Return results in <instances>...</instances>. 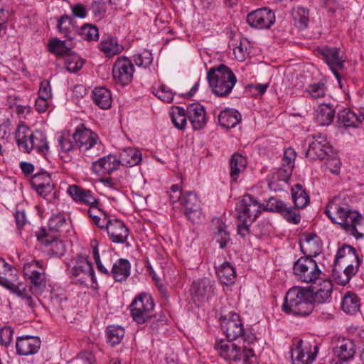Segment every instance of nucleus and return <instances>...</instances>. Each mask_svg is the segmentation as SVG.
<instances>
[{"mask_svg": "<svg viewBox=\"0 0 364 364\" xmlns=\"http://www.w3.org/2000/svg\"><path fill=\"white\" fill-rule=\"evenodd\" d=\"M324 213L332 223L338 225L347 233L356 239L363 237V235L357 228L363 220L362 215L350 209L339 197H335L328 203Z\"/></svg>", "mask_w": 364, "mask_h": 364, "instance_id": "obj_1", "label": "nucleus"}, {"mask_svg": "<svg viewBox=\"0 0 364 364\" xmlns=\"http://www.w3.org/2000/svg\"><path fill=\"white\" fill-rule=\"evenodd\" d=\"M314 307L311 291L308 288L294 287L287 292L282 309L287 314L306 316Z\"/></svg>", "mask_w": 364, "mask_h": 364, "instance_id": "obj_2", "label": "nucleus"}, {"mask_svg": "<svg viewBox=\"0 0 364 364\" xmlns=\"http://www.w3.org/2000/svg\"><path fill=\"white\" fill-rule=\"evenodd\" d=\"M207 79L213 92L218 97L228 96L237 82L233 72L223 64L211 68Z\"/></svg>", "mask_w": 364, "mask_h": 364, "instance_id": "obj_3", "label": "nucleus"}, {"mask_svg": "<svg viewBox=\"0 0 364 364\" xmlns=\"http://www.w3.org/2000/svg\"><path fill=\"white\" fill-rule=\"evenodd\" d=\"M15 137L19 149L26 153H30L31 150L36 149L37 152L45 154V151L48 149L46 136L40 130L30 133L28 127L20 125Z\"/></svg>", "mask_w": 364, "mask_h": 364, "instance_id": "obj_4", "label": "nucleus"}, {"mask_svg": "<svg viewBox=\"0 0 364 364\" xmlns=\"http://www.w3.org/2000/svg\"><path fill=\"white\" fill-rule=\"evenodd\" d=\"M215 348L223 358L233 361L243 362V364H256L257 357L254 349L248 346H238L230 341H220L215 344Z\"/></svg>", "mask_w": 364, "mask_h": 364, "instance_id": "obj_5", "label": "nucleus"}, {"mask_svg": "<svg viewBox=\"0 0 364 364\" xmlns=\"http://www.w3.org/2000/svg\"><path fill=\"white\" fill-rule=\"evenodd\" d=\"M154 308V304L151 295L141 294L130 305L132 317L138 324H143L152 318Z\"/></svg>", "mask_w": 364, "mask_h": 364, "instance_id": "obj_6", "label": "nucleus"}, {"mask_svg": "<svg viewBox=\"0 0 364 364\" xmlns=\"http://www.w3.org/2000/svg\"><path fill=\"white\" fill-rule=\"evenodd\" d=\"M221 327L227 338L230 341L242 337L244 342L250 346L255 340L252 335H246L243 324L237 314H230L228 317L226 316L222 317Z\"/></svg>", "mask_w": 364, "mask_h": 364, "instance_id": "obj_7", "label": "nucleus"}, {"mask_svg": "<svg viewBox=\"0 0 364 364\" xmlns=\"http://www.w3.org/2000/svg\"><path fill=\"white\" fill-rule=\"evenodd\" d=\"M294 274L303 282L311 283L318 279L321 274L316 261L311 257H301L293 267Z\"/></svg>", "mask_w": 364, "mask_h": 364, "instance_id": "obj_8", "label": "nucleus"}, {"mask_svg": "<svg viewBox=\"0 0 364 364\" xmlns=\"http://www.w3.org/2000/svg\"><path fill=\"white\" fill-rule=\"evenodd\" d=\"M75 262L70 270V277L76 284H84L90 279L93 283L96 282L95 272L92 263L87 257L78 255L73 260Z\"/></svg>", "mask_w": 364, "mask_h": 364, "instance_id": "obj_9", "label": "nucleus"}, {"mask_svg": "<svg viewBox=\"0 0 364 364\" xmlns=\"http://www.w3.org/2000/svg\"><path fill=\"white\" fill-rule=\"evenodd\" d=\"M309 148L306 156L311 160H323L333 153L331 146L327 141L326 136L321 133L312 135L311 139L308 137Z\"/></svg>", "mask_w": 364, "mask_h": 364, "instance_id": "obj_10", "label": "nucleus"}, {"mask_svg": "<svg viewBox=\"0 0 364 364\" xmlns=\"http://www.w3.org/2000/svg\"><path fill=\"white\" fill-rule=\"evenodd\" d=\"M316 50L318 54L321 56L322 60L328 65L338 82L341 83V77L339 71L344 68L345 60L340 55V48L325 46L318 48ZM340 85L341 86V84Z\"/></svg>", "mask_w": 364, "mask_h": 364, "instance_id": "obj_11", "label": "nucleus"}, {"mask_svg": "<svg viewBox=\"0 0 364 364\" xmlns=\"http://www.w3.org/2000/svg\"><path fill=\"white\" fill-rule=\"evenodd\" d=\"M181 204L186 218L192 223H199L203 217L201 202L198 196L191 191L183 194Z\"/></svg>", "mask_w": 364, "mask_h": 364, "instance_id": "obj_12", "label": "nucleus"}, {"mask_svg": "<svg viewBox=\"0 0 364 364\" xmlns=\"http://www.w3.org/2000/svg\"><path fill=\"white\" fill-rule=\"evenodd\" d=\"M261 204L249 194L243 196L239 205L237 207V218L239 221H250L252 223L261 213Z\"/></svg>", "mask_w": 364, "mask_h": 364, "instance_id": "obj_13", "label": "nucleus"}, {"mask_svg": "<svg viewBox=\"0 0 364 364\" xmlns=\"http://www.w3.org/2000/svg\"><path fill=\"white\" fill-rule=\"evenodd\" d=\"M134 71V65L129 59L126 57L119 58L113 65V78L117 83L127 85L132 81Z\"/></svg>", "mask_w": 364, "mask_h": 364, "instance_id": "obj_14", "label": "nucleus"}, {"mask_svg": "<svg viewBox=\"0 0 364 364\" xmlns=\"http://www.w3.org/2000/svg\"><path fill=\"white\" fill-rule=\"evenodd\" d=\"M248 24L259 29L269 28L275 22V16L267 8H261L250 13L247 16Z\"/></svg>", "mask_w": 364, "mask_h": 364, "instance_id": "obj_15", "label": "nucleus"}, {"mask_svg": "<svg viewBox=\"0 0 364 364\" xmlns=\"http://www.w3.org/2000/svg\"><path fill=\"white\" fill-rule=\"evenodd\" d=\"M215 282L209 278H203L194 282L191 287V294L195 301L208 300L215 295Z\"/></svg>", "mask_w": 364, "mask_h": 364, "instance_id": "obj_16", "label": "nucleus"}, {"mask_svg": "<svg viewBox=\"0 0 364 364\" xmlns=\"http://www.w3.org/2000/svg\"><path fill=\"white\" fill-rule=\"evenodd\" d=\"M106 230L110 240L114 243H124L129 235L128 228L118 219H108L106 222Z\"/></svg>", "mask_w": 364, "mask_h": 364, "instance_id": "obj_17", "label": "nucleus"}, {"mask_svg": "<svg viewBox=\"0 0 364 364\" xmlns=\"http://www.w3.org/2000/svg\"><path fill=\"white\" fill-rule=\"evenodd\" d=\"M73 139L79 149H82L84 151H87L97 144V136L90 129L85 128L83 124H81V127H77L73 134Z\"/></svg>", "mask_w": 364, "mask_h": 364, "instance_id": "obj_18", "label": "nucleus"}, {"mask_svg": "<svg viewBox=\"0 0 364 364\" xmlns=\"http://www.w3.org/2000/svg\"><path fill=\"white\" fill-rule=\"evenodd\" d=\"M33 264H28L24 267V274L28 277L30 283L32 284L31 290L36 294H41L43 291L46 287V281L43 269L35 270L31 269Z\"/></svg>", "mask_w": 364, "mask_h": 364, "instance_id": "obj_19", "label": "nucleus"}, {"mask_svg": "<svg viewBox=\"0 0 364 364\" xmlns=\"http://www.w3.org/2000/svg\"><path fill=\"white\" fill-rule=\"evenodd\" d=\"M119 166V159L115 155L109 154L92 162V169L97 174H111Z\"/></svg>", "mask_w": 364, "mask_h": 364, "instance_id": "obj_20", "label": "nucleus"}, {"mask_svg": "<svg viewBox=\"0 0 364 364\" xmlns=\"http://www.w3.org/2000/svg\"><path fill=\"white\" fill-rule=\"evenodd\" d=\"M41 346L39 338L31 336L17 338L16 348L20 355H28L38 352Z\"/></svg>", "mask_w": 364, "mask_h": 364, "instance_id": "obj_21", "label": "nucleus"}, {"mask_svg": "<svg viewBox=\"0 0 364 364\" xmlns=\"http://www.w3.org/2000/svg\"><path fill=\"white\" fill-rule=\"evenodd\" d=\"M31 184L37 193L43 197H46L54 188L51 177L46 171L34 174L31 178Z\"/></svg>", "mask_w": 364, "mask_h": 364, "instance_id": "obj_22", "label": "nucleus"}, {"mask_svg": "<svg viewBox=\"0 0 364 364\" xmlns=\"http://www.w3.org/2000/svg\"><path fill=\"white\" fill-rule=\"evenodd\" d=\"M187 117L195 130L203 129L207 122L204 107L199 103L191 104L187 107Z\"/></svg>", "mask_w": 364, "mask_h": 364, "instance_id": "obj_23", "label": "nucleus"}, {"mask_svg": "<svg viewBox=\"0 0 364 364\" xmlns=\"http://www.w3.org/2000/svg\"><path fill=\"white\" fill-rule=\"evenodd\" d=\"M301 251L306 254V257H316L321 252L322 245L320 238L314 233L304 235L300 240Z\"/></svg>", "mask_w": 364, "mask_h": 364, "instance_id": "obj_24", "label": "nucleus"}, {"mask_svg": "<svg viewBox=\"0 0 364 364\" xmlns=\"http://www.w3.org/2000/svg\"><path fill=\"white\" fill-rule=\"evenodd\" d=\"M43 235H39L38 240L48 248L49 255L55 257H61L65 252V245L62 240H59L55 236H50L43 230Z\"/></svg>", "mask_w": 364, "mask_h": 364, "instance_id": "obj_25", "label": "nucleus"}, {"mask_svg": "<svg viewBox=\"0 0 364 364\" xmlns=\"http://www.w3.org/2000/svg\"><path fill=\"white\" fill-rule=\"evenodd\" d=\"M67 192L75 201H80L89 205H94L98 203L97 199L93 196L92 191L90 190L83 189L77 186L73 185L68 187Z\"/></svg>", "mask_w": 364, "mask_h": 364, "instance_id": "obj_26", "label": "nucleus"}, {"mask_svg": "<svg viewBox=\"0 0 364 364\" xmlns=\"http://www.w3.org/2000/svg\"><path fill=\"white\" fill-rule=\"evenodd\" d=\"M242 119L240 113L235 109H225L220 112L218 121L223 127L230 129L238 124Z\"/></svg>", "mask_w": 364, "mask_h": 364, "instance_id": "obj_27", "label": "nucleus"}, {"mask_svg": "<svg viewBox=\"0 0 364 364\" xmlns=\"http://www.w3.org/2000/svg\"><path fill=\"white\" fill-rule=\"evenodd\" d=\"M335 109L333 106L327 104L319 105L315 112V119L318 125L328 126L330 125L335 116Z\"/></svg>", "mask_w": 364, "mask_h": 364, "instance_id": "obj_28", "label": "nucleus"}, {"mask_svg": "<svg viewBox=\"0 0 364 364\" xmlns=\"http://www.w3.org/2000/svg\"><path fill=\"white\" fill-rule=\"evenodd\" d=\"M120 165L132 167L138 165L141 161V154L139 150L131 147L124 149L119 153Z\"/></svg>", "mask_w": 364, "mask_h": 364, "instance_id": "obj_29", "label": "nucleus"}, {"mask_svg": "<svg viewBox=\"0 0 364 364\" xmlns=\"http://www.w3.org/2000/svg\"><path fill=\"white\" fill-rule=\"evenodd\" d=\"M333 353L341 360H348L355 355L354 344L349 339H343L333 348Z\"/></svg>", "mask_w": 364, "mask_h": 364, "instance_id": "obj_30", "label": "nucleus"}, {"mask_svg": "<svg viewBox=\"0 0 364 364\" xmlns=\"http://www.w3.org/2000/svg\"><path fill=\"white\" fill-rule=\"evenodd\" d=\"M130 263L126 259H119L112 268V275L116 282L125 280L130 274Z\"/></svg>", "mask_w": 364, "mask_h": 364, "instance_id": "obj_31", "label": "nucleus"}, {"mask_svg": "<svg viewBox=\"0 0 364 364\" xmlns=\"http://www.w3.org/2000/svg\"><path fill=\"white\" fill-rule=\"evenodd\" d=\"M92 99L95 103L102 109L109 108L112 104L111 93L105 87H95L92 91Z\"/></svg>", "mask_w": 364, "mask_h": 364, "instance_id": "obj_32", "label": "nucleus"}, {"mask_svg": "<svg viewBox=\"0 0 364 364\" xmlns=\"http://www.w3.org/2000/svg\"><path fill=\"white\" fill-rule=\"evenodd\" d=\"M291 196L294 206L297 209L304 208L309 203V196L299 183L291 188Z\"/></svg>", "mask_w": 364, "mask_h": 364, "instance_id": "obj_33", "label": "nucleus"}, {"mask_svg": "<svg viewBox=\"0 0 364 364\" xmlns=\"http://www.w3.org/2000/svg\"><path fill=\"white\" fill-rule=\"evenodd\" d=\"M341 306L345 312L355 314L360 310V299L353 292L348 291L343 298Z\"/></svg>", "mask_w": 364, "mask_h": 364, "instance_id": "obj_34", "label": "nucleus"}, {"mask_svg": "<svg viewBox=\"0 0 364 364\" xmlns=\"http://www.w3.org/2000/svg\"><path fill=\"white\" fill-rule=\"evenodd\" d=\"M339 122L346 127H358L362 122L360 116L348 109H343L338 113Z\"/></svg>", "mask_w": 364, "mask_h": 364, "instance_id": "obj_35", "label": "nucleus"}, {"mask_svg": "<svg viewBox=\"0 0 364 364\" xmlns=\"http://www.w3.org/2000/svg\"><path fill=\"white\" fill-rule=\"evenodd\" d=\"M213 223L217 225V230L215 232V240L219 244L220 248L223 249L230 240V234L226 230L227 226L219 218L213 220Z\"/></svg>", "mask_w": 364, "mask_h": 364, "instance_id": "obj_36", "label": "nucleus"}, {"mask_svg": "<svg viewBox=\"0 0 364 364\" xmlns=\"http://www.w3.org/2000/svg\"><path fill=\"white\" fill-rule=\"evenodd\" d=\"M357 258H359V257L355 249L350 245H343L338 250L333 264L336 266L338 265L341 259H343L344 264H347L353 259H357Z\"/></svg>", "mask_w": 364, "mask_h": 364, "instance_id": "obj_37", "label": "nucleus"}, {"mask_svg": "<svg viewBox=\"0 0 364 364\" xmlns=\"http://www.w3.org/2000/svg\"><path fill=\"white\" fill-rule=\"evenodd\" d=\"M247 161L245 157L238 153H235L230 159V177L232 181H236L240 173L243 171L246 166Z\"/></svg>", "mask_w": 364, "mask_h": 364, "instance_id": "obj_38", "label": "nucleus"}, {"mask_svg": "<svg viewBox=\"0 0 364 364\" xmlns=\"http://www.w3.org/2000/svg\"><path fill=\"white\" fill-rule=\"evenodd\" d=\"M216 272L221 283L227 285L234 282L236 272L235 268L228 262L223 263Z\"/></svg>", "mask_w": 364, "mask_h": 364, "instance_id": "obj_39", "label": "nucleus"}, {"mask_svg": "<svg viewBox=\"0 0 364 364\" xmlns=\"http://www.w3.org/2000/svg\"><path fill=\"white\" fill-rule=\"evenodd\" d=\"M100 50L104 53L107 57H112L120 53L123 50V47L118 43L116 38H109L101 42Z\"/></svg>", "mask_w": 364, "mask_h": 364, "instance_id": "obj_40", "label": "nucleus"}, {"mask_svg": "<svg viewBox=\"0 0 364 364\" xmlns=\"http://www.w3.org/2000/svg\"><path fill=\"white\" fill-rule=\"evenodd\" d=\"M107 342L112 346H116L120 343L124 336V329L120 326L111 325L107 328Z\"/></svg>", "mask_w": 364, "mask_h": 364, "instance_id": "obj_41", "label": "nucleus"}, {"mask_svg": "<svg viewBox=\"0 0 364 364\" xmlns=\"http://www.w3.org/2000/svg\"><path fill=\"white\" fill-rule=\"evenodd\" d=\"M48 50L56 55L64 58L70 53L71 48L66 45L65 41L53 38L48 43Z\"/></svg>", "mask_w": 364, "mask_h": 364, "instance_id": "obj_42", "label": "nucleus"}, {"mask_svg": "<svg viewBox=\"0 0 364 364\" xmlns=\"http://www.w3.org/2000/svg\"><path fill=\"white\" fill-rule=\"evenodd\" d=\"M293 18L296 26L300 29L306 28L309 21V11L304 7H297L294 10Z\"/></svg>", "mask_w": 364, "mask_h": 364, "instance_id": "obj_43", "label": "nucleus"}, {"mask_svg": "<svg viewBox=\"0 0 364 364\" xmlns=\"http://www.w3.org/2000/svg\"><path fill=\"white\" fill-rule=\"evenodd\" d=\"M64 58L65 68L70 73H76L83 66V60L77 54L72 50H70V53L66 55Z\"/></svg>", "mask_w": 364, "mask_h": 364, "instance_id": "obj_44", "label": "nucleus"}, {"mask_svg": "<svg viewBox=\"0 0 364 364\" xmlns=\"http://www.w3.org/2000/svg\"><path fill=\"white\" fill-rule=\"evenodd\" d=\"M303 343V341L301 339L295 338L293 339L292 345L290 349V354L292 361H294V358L295 357V360L299 362H302L304 364H309V360H306L304 361L303 358L305 355L304 350L301 348Z\"/></svg>", "mask_w": 364, "mask_h": 364, "instance_id": "obj_45", "label": "nucleus"}, {"mask_svg": "<svg viewBox=\"0 0 364 364\" xmlns=\"http://www.w3.org/2000/svg\"><path fill=\"white\" fill-rule=\"evenodd\" d=\"M75 18L68 15L62 16L58 22V28L59 29V31L63 33L65 37H66L69 40H72L73 38V36L71 35V31H69V28L66 25V23H68V26H72L73 27H75Z\"/></svg>", "mask_w": 364, "mask_h": 364, "instance_id": "obj_46", "label": "nucleus"}, {"mask_svg": "<svg viewBox=\"0 0 364 364\" xmlns=\"http://www.w3.org/2000/svg\"><path fill=\"white\" fill-rule=\"evenodd\" d=\"M306 92H308L311 98L318 99L323 97L326 94L325 83L318 82L317 83L309 85L306 89Z\"/></svg>", "mask_w": 364, "mask_h": 364, "instance_id": "obj_47", "label": "nucleus"}, {"mask_svg": "<svg viewBox=\"0 0 364 364\" xmlns=\"http://www.w3.org/2000/svg\"><path fill=\"white\" fill-rule=\"evenodd\" d=\"M296 209L297 208L288 207L287 205H285L284 208H283L280 214L289 223L296 225L299 224L301 221V215Z\"/></svg>", "mask_w": 364, "mask_h": 364, "instance_id": "obj_48", "label": "nucleus"}, {"mask_svg": "<svg viewBox=\"0 0 364 364\" xmlns=\"http://www.w3.org/2000/svg\"><path fill=\"white\" fill-rule=\"evenodd\" d=\"M311 283L312 284L307 288L311 291L312 296H314V293L317 292V291H324V289H327L328 291H333V284L331 281L329 279H321L318 277V279L315 280V282H312Z\"/></svg>", "mask_w": 364, "mask_h": 364, "instance_id": "obj_49", "label": "nucleus"}, {"mask_svg": "<svg viewBox=\"0 0 364 364\" xmlns=\"http://www.w3.org/2000/svg\"><path fill=\"white\" fill-rule=\"evenodd\" d=\"M285 205L286 203L282 200L273 197L270 198L267 201V204L265 205L264 204H261L262 210L276 212L279 214L282 211L283 208H284Z\"/></svg>", "mask_w": 364, "mask_h": 364, "instance_id": "obj_50", "label": "nucleus"}, {"mask_svg": "<svg viewBox=\"0 0 364 364\" xmlns=\"http://www.w3.org/2000/svg\"><path fill=\"white\" fill-rule=\"evenodd\" d=\"M332 277L335 282L340 285H346L350 281L349 276L347 275L345 270L342 267L338 268V265L333 264L332 269Z\"/></svg>", "mask_w": 364, "mask_h": 364, "instance_id": "obj_51", "label": "nucleus"}, {"mask_svg": "<svg viewBox=\"0 0 364 364\" xmlns=\"http://www.w3.org/2000/svg\"><path fill=\"white\" fill-rule=\"evenodd\" d=\"M134 60L137 66L147 68L152 63V54L150 52L145 50L140 54L135 55Z\"/></svg>", "mask_w": 364, "mask_h": 364, "instance_id": "obj_52", "label": "nucleus"}, {"mask_svg": "<svg viewBox=\"0 0 364 364\" xmlns=\"http://www.w3.org/2000/svg\"><path fill=\"white\" fill-rule=\"evenodd\" d=\"M325 166L331 173L338 174L341 168V161L336 156H334L333 153L329 156H326Z\"/></svg>", "mask_w": 364, "mask_h": 364, "instance_id": "obj_53", "label": "nucleus"}, {"mask_svg": "<svg viewBox=\"0 0 364 364\" xmlns=\"http://www.w3.org/2000/svg\"><path fill=\"white\" fill-rule=\"evenodd\" d=\"M155 95L161 101L171 103L173 101L174 94L171 89L163 85L160 86Z\"/></svg>", "mask_w": 364, "mask_h": 364, "instance_id": "obj_54", "label": "nucleus"}, {"mask_svg": "<svg viewBox=\"0 0 364 364\" xmlns=\"http://www.w3.org/2000/svg\"><path fill=\"white\" fill-rule=\"evenodd\" d=\"M14 331L10 326H5L0 328V343L8 346L12 341Z\"/></svg>", "mask_w": 364, "mask_h": 364, "instance_id": "obj_55", "label": "nucleus"}, {"mask_svg": "<svg viewBox=\"0 0 364 364\" xmlns=\"http://www.w3.org/2000/svg\"><path fill=\"white\" fill-rule=\"evenodd\" d=\"M81 33L87 41H97L99 38V32L96 26L84 25L81 28Z\"/></svg>", "mask_w": 364, "mask_h": 364, "instance_id": "obj_56", "label": "nucleus"}, {"mask_svg": "<svg viewBox=\"0 0 364 364\" xmlns=\"http://www.w3.org/2000/svg\"><path fill=\"white\" fill-rule=\"evenodd\" d=\"M331 294L332 291H328L327 289L324 291H317L314 293L312 299L318 304L329 303L331 301Z\"/></svg>", "mask_w": 364, "mask_h": 364, "instance_id": "obj_57", "label": "nucleus"}, {"mask_svg": "<svg viewBox=\"0 0 364 364\" xmlns=\"http://www.w3.org/2000/svg\"><path fill=\"white\" fill-rule=\"evenodd\" d=\"M65 223V218L61 214L53 216L48 221L49 229L53 231H58Z\"/></svg>", "mask_w": 364, "mask_h": 364, "instance_id": "obj_58", "label": "nucleus"}, {"mask_svg": "<svg viewBox=\"0 0 364 364\" xmlns=\"http://www.w3.org/2000/svg\"><path fill=\"white\" fill-rule=\"evenodd\" d=\"M38 97L48 100L51 98V87L48 80H44L41 82L38 90Z\"/></svg>", "mask_w": 364, "mask_h": 364, "instance_id": "obj_59", "label": "nucleus"}, {"mask_svg": "<svg viewBox=\"0 0 364 364\" xmlns=\"http://www.w3.org/2000/svg\"><path fill=\"white\" fill-rule=\"evenodd\" d=\"M90 9L95 16H100L106 12V4L102 1H95Z\"/></svg>", "mask_w": 364, "mask_h": 364, "instance_id": "obj_60", "label": "nucleus"}, {"mask_svg": "<svg viewBox=\"0 0 364 364\" xmlns=\"http://www.w3.org/2000/svg\"><path fill=\"white\" fill-rule=\"evenodd\" d=\"M352 262L355 264L347 263L346 264V267L345 269H343L347 275L349 276L350 279L357 273L360 263L361 262L360 258H357V259H353Z\"/></svg>", "mask_w": 364, "mask_h": 364, "instance_id": "obj_61", "label": "nucleus"}, {"mask_svg": "<svg viewBox=\"0 0 364 364\" xmlns=\"http://www.w3.org/2000/svg\"><path fill=\"white\" fill-rule=\"evenodd\" d=\"M14 217L16 222L17 229L21 233V229L27 223L26 215L24 210H16Z\"/></svg>", "mask_w": 364, "mask_h": 364, "instance_id": "obj_62", "label": "nucleus"}, {"mask_svg": "<svg viewBox=\"0 0 364 364\" xmlns=\"http://www.w3.org/2000/svg\"><path fill=\"white\" fill-rule=\"evenodd\" d=\"M292 169L293 168H291L290 165H287L286 166L282 165L277 172L279 179L287 181L291 176Z\"/></svg>", "mask_w": 364, "mask_h": 364, "instance_id": "obj_63", "label": "nucleus"}, {"mask_svg": "<svg viewBox=\"0 0 364 364\" xmlns=\"http://www.w3.org/2000/svg\"><path fill=\"white\" fill-rule=\"evenodd\" d=\"M252 223H250V221H239V223L237 225V230L238 235H240L244 239L250 234V225Z\"/></svg>", "mask_w": 364, "mask_h": 364, "instance_id": "obj_64", "label": "nucleus"}]
</instances>
